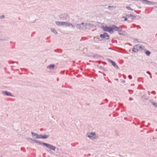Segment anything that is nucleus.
Here are the masks:
<instances>
[{"label": "nucleus", "instance_id": "nucleus-41", "mask_svg": "<svg viewBox=\"0 0 157 157\" xmlns=\"http://www.w3.org/2000/svg\"><path fill=\"white\" fill-rule=\"evenodd\" d=\"M105 101H106L107 102H108V100L107 99H105Z\"/></svg>", "mask_w": 157, "mask_h": 157}, {"label": "nucleus", "instance_id": "nucleus-21", "mask_svg": "<svg viewBox=\"0 0 157 157\" xmlns=\"http://www.w3.org/2000/svg\"><path fill=\"white\" fill-rule=\"evenodd\" d=\"M139 50L140 49V50H143L144 49V46H143V45H141L140 46L139 45Z\"/></svg>", "mask_w": 157, "mask_h": 157}, {"label": "nucleus", "instance_id": "nucleus-3", "mask_svg": "<svg viewBox=\"0 0 157 157\" xmlns=\"http://www.w3.org/2000/svg\"><path fill=\"white\" fill-rule=\"evenodd\" d=\"M45 146L49 149L54 151H55L56 148V147L55 146L47 143H46Z\"/></svg>", "mask_w": 157, "mask_h": 157}, {"label": "nucleus", "instance_id": "nucleus-20", "mask_svg": "<svg viewBox=\"0 0 157 157\" xmlns=\"http://www.w3.org/2000/svg\"><path fill=\"white\" fill-rule=\"evenodd\" d=\"M31 133L32 134L33 136V137L34 138L35 137L37 136L38 134H36V133L32 132Z\"/></svg>", "mask_w": 157, "mask_h": 157}, {"label": "nucleus", "instance_id": "nucleus-29", "mask_svg": "<svg viewBox=\"0 0 157 157\" xmlns=\"http://www.w3.org/2000/svg\"><path fill=\"white\" fill-rule=\"evenodd\" d=\"M152 105H154L155 107L157 106V104L155 102L153 103Z\"/></svg>", "mask_w": 157, "mask_h": 157}, {"label": "nucleus", "instance_id": "nucleus-16", "mask_svg": "<svg viewBox=\"0 0 157 157\" xmlns=\"http://www.w3.org/2000/svg\"><path fill=\"white\" fill-rule=\"evenodd\" d=\"M55 66L54 64H51L47 67V68L49 69H52L53 70Z\"/></svg>", "mask_w": 157, "mask_h": 157}, {"label": "nucleus", "instance_id": "nucleus-4", "mask_svg": "<svg viewBox=\"0 0 157 157\" xmlns=\"http://www.w3.org/2000/svg\"><path fill=\"white\" fill-rule=\"evenodd\" d=\"M142 2H143V4H147V5H150V4H157V3L156 2H153L151 1H149L147 0H141V1Z\"/></svg>", "mask_w": 157, "mask_h": 157}, {"label": "nucleus", "instance_id": "nucleus-36", "mask_svg": "<svg viewBox=\"0 0 157 157\" xmlns=\"http://www.w3.org/2000/svg\"><path fill=\"white\" fill-rule=\"evenodd\" d=\"M146 73H147L149 74V75H151V73L149 71H147Z\"/></svg>", "mask_w": 157, "mask_h": 157}, {"label": "nucleus", "instance_id": "nucleus-28", "mask_svg": "<svg viewBox=\"0 0 157 157\" xmlns=\"http://www.w3.org/2000/svg\"><path fill=\"white\" fill-rule=\"evenodd\" d=\"M5 18V16L4 15H2L0 16V18L1 19H4Z\"/></svg>", "mask_w": 157, "mask_h": 157}, {"label": "nucleus", "instance_id": "nucleus-24", "mask_svg": "<svg viewBox=\"0 0 157 157\" xmlns=\"http://www.w3.org/2000/svg\"><path fill=\"white\" fill-rule=\"evenodd\" d=\"M145 54L147 56H149L151 54V52L149 51H147L145 52Z\"/></svg>", "mask_w": 157, "mask_h": 157}, {"label": "nucleus", "instance_id": "nucleus-44", "mask_svg": "<svg viewBox=\"0 0 157 157\" xmlns=\"http://www.w3.org/2000/svg\"><path fill=\"white\" fill-rule=\"evenodd\" d=\"M150 77L151 78H152V76H151V75H150Z\"/></svg>", "mask_w": 157, "mask_h": 157}, {"label": "nucleus", "instance_id": "nucleus-38", "mask_svg": "<svg viewBox=\"0 0 157 157\" xmlns=\"http://www.w3.org/2000/svg\"><path fill=\"white\" fill-rule=\"evenodd\" d=\"M123 77L124 78H126V76L124 75H123Z\"/></svg>", "mask_w": 157, "mask_h": 157}, {"label": "nucleus", "instance_id": "nucleus-12", "mask_svg": "<svg viewBox=\"0 0 157 157\" xmlns=\"http://www.w3.org/2000/svg\"><path fill=\"white\" fill-rule=\"evenodd\" d=\"M65 24H64V26L65 27H68V26H71V27L73 28H75V25H72V24L70 23H68V22H65Z\"/></svg>", "mask_w": 157, "mask_h": 157}, {"label": "nucleus", "instance_id": "nucleus-9", "mask_svg": "<svg viewBox=\"0 0 157 157\" xmlns=\"http://www.w3.org/2000/svg\"><path fill=\"white\" fill-rule=\"evenodd\" d=\"M67 15L65 14H62L59 16V18L61 20L66 21L67 19Z\"/></svg>", "mask_w": 157, "mask_h": 157}, {"label": "nucleus", "instance_id": "nucleus-31", "mask_svg": "<svg viewBox=\"0 0 157 157\" xmlns=\"http://www.w3.org/2000/svg\"><path fill=\"white\" fill-rule=\"evenodd\" d=\"M149 101L152 104H153V103H154V102H153V100H150Z\"/></svg>", "mask_w": 157, "mask_h": 157}, {"label": "nucleus", "instance_id": "nucleus-26", "mask_svg": "<svg viewBox=\"0 0 157 157\" xmlns=\"http://www.w3.org/2000/svg\"><path fill=\"white\" fill-rule=\"evenodd\" d=\"M132 15L131 14H127L126 15V16L128 17H130L131 16H132Z\"/></svg>", "mask_w": 157, "mask_h": 157}, {"label": "nucleus", "instance_id": "nucleus-11", "mask_svg": "<svg viewBox=\"0 0 157 157\" xmlns=\"http://www.w3.org/2000/svg\"><path fill=\"white\" fill-rule=\"evenodd\" d=\"M56 25L59 26H63L64 25L65 23V22H61L56 21Z\"/></svg>", "mask_w": 157, "mask_h": 157}, {"label": "nucleus", "instance_id": "nucleus-5", "mask_svg": "<svg viewBox=\"0 0 157 157\" xmlns=\"http://www.w3.org/2000/svg\"><path fill=\"white\" fill-rule=\"evenodd\" d=\"M100 37L101 38H105L107 40L109 39V36L107 33H104L103 34H101Z\"/></svg>", "mask_w": 157, "mask_h": 157}, {"label": "nucleus", "instance_id": "nucleus-18", "mask_svg": "<svg viewBox=\"0 0 157 157\" xmlns=\"http://www.w3.org/2000/svg\"><path fill=\"white\" fill-rule=\"evenodd\" d=\"M49 136V135H42V136H41V139H46L48 138Z\"/></svg>", "mask_w": 157, "mask_h": 157}, {"label": "nucleus", "instance_id": "nucleus-13", "mask_svg": "<svg viewBox=\"0 0 157 157\" xmlns=\"http://www.w3.org/2000/svg\"><path fill=\"white\" fill-rule=\"evenodd\" d=\"M109 61L112 63V65L115 68L117 69H119L118 66L116 64V63L114 62L111 60H109Z\"/></svg>", "mask_w": 157, "mask_h": 157}, {"label": "nucleus", "instance_id": "nucleus-37", "mask_svg": "<svg viewBox=\"0 0 157 157\" xmlns=\"http://www.w3.org/2000/svg\"><path fill=\"white\" fill-rule=\"evenodd\" d=\"M134 40L136 41H137L138 42V40L137 39H135Z\"/></svg>", "mask_w": 157, "mask_h": 157}, {"label": "nucleus", "instance_id": "nucleus-22", "mask_svg": "<svg viewBox=\"0 0 157 157\" xmlns=\"http://www.w3.org/2000/svg\"><path fill=\"white\" fill-rule=\"evenodd\" d=\"M116 8V6H109L108 7L109 10H111L112 9L111 8L115 9V8Z\"/></svg>", "mask_w": 157, "mask_h": 157}, {"label": "nucleus", "instance_id": "nucleus-10", "mask_svg": "<svg viewBox=\"0 0 157 157\" xmlns=\"http://www.w3.org/2000/svg\"><path fill=\"white\" fill-rule=\"evenodd\" d=\"M2 93L4 95H6L8 96H10L12 97H13L14 96L12 94L7 91H2Z\"/></svg>", "mask_w": 157, "mask_h": 157}, {"label": "nucleus", "instance_id": "nucleus-7", "mask_svg": "<svg viewBox=\"0 0 157 157\" xmlns=\"http://www.w3.org/2000/svg\"><path fill=\"white\" fill-rule=\"evenodd\" d=\"M30 140L34 142L35 143H38L40 145H43L45 146L46 143H43L40 141H39L36 140H33L32 138H30Z\"/></svg>", "mask_w": 157, "mask_h": 157}, {"label": "nucleus", "instance_id": "nucleus-8", "mask_svg": "<svg viewBox=\"0 0 157 157\" xmlns=\"http://www.w3.org/2000/svg\"><path fill=\"white\" fill-rule=\"evenodd\" d=\"M139 44L135 45L133 48L132 51L133 52H137L139 51Z\"/></svg>", "mask_w": 157, "mask_h": 157}, {"label": "nucleus", "instance_id": "nucleus-15", "mask_svg": "<svg viewBox=\"0 0 157 157\" xmlns=\"http://www.w3.org/2000/svg\"><path fill=\"white\" fill-rule=\"evenodd\" d=\"M76 27L77 28L80 30H82V24H77L76 25Z\"/></svg>", "mask_w": 157, "mask_h": 157}, {"label": "nucleus", "instance_id": "nucleus-40", "mask_svg": "<svg viewBox=\"0 0 157 157\" xmlns=\"http://www.w3.org/2000/svg\"><path fill=\"white\" fill-rule=\"evenodd\" d=\"M122 82L123 83H124L125 82V81L124 80H123L122 81Z\"/></svg>", "mask_w": 157, "mask_h": 157}, {"label": "nucleus", "instance_id": "nucleus-46", "mask_svg": "<svg viewBox=\"0 0 157 157\" xmlns=\"http://www.w3.org/2000/svg\"><path fill=\"white\" fill-rule=\"evenodd\" d=\"M156 131H157V129H156Z\"/></svg>", "mask_w": 157, "mask_h": 157}, {"label": "nucleus", "instance_id": "nucleus-27", "mask_svg": "<svg viewBox=\"0 0 157 157\" xmlns=\"http://www.w3.org/2000/svg\"><path fill=\"white\" fill-rule=\"evenodd\" d=\"M121 32V31H120L119 32H118L119 34L120 35H123L124 34H123V33L122 32Z\"/></svg>", "mask_w": 157, "mask_h": 157}, {"label": "nucleus", "instance_id": "nucleus-32", "mask_svg": "<svg viewBox=\"0 0 157 157\" xmlns=\"http://www.w3.org/2000/svg\"><path fill=\"white\" fill-rule=\"evenodd\" d=\"M128 78L129 79H132V77L131 75H129L128 76Z\"/></svg>", "mask_w": 157, "mask_h": 157}, {"label": "nucleus", "instance_id": "nucleus-1", "mask_svg": "<svg viewBox=\"0 0 157 157\" xmlns=\"http://www.w3.org/2000/svg\"><path fill=\"white\" fill-rule=\"evenodd\" d=\"M86 136L91 140L98 139L99 137L96 135L95 132H88L86 133Z\"/></svg>", "mask_w": 157, "mask_h": 157}, {"label": "nucleus", "instance_id": "nucleus-14", "mask_svg": "<svg viewBox=\"0 0 157 157\" xmlns=\"http://www.w3.org/2000/svg\"><path fill=\"white\" fill-rule=\"evenodd\" d=\"M81 24L82 26V30H86L87 29L86 23L82 22Z\"/></svg>", "mask_w": 157, "mask_h": 157}, {"label": "nucleus", "instance_id": "nucleus-34", "mask_svg": "<svg viewBox=\"0 0 157 157\" xmlns=\"http://www.w3.org/2000/svg\"><path fill=\"white\" fill-rule=\"evenodd\" d=\"M131 17H132L133 19H134L136 18V17L132 15V16H131Z\"/></svg>", "mask_w": 157, "mask_h": 157}, {"label": "nucleus", "instance_id": "nucleus-6", "mask_svg": "<svg viewBox=\"0 0 157 157\" xmlns=\"http://www.w3.org/2000/svg\"><path fill=\"white\" fill-rule=\"evenodd\" d=\"M103 29L104 31L108 32L109 33H111V30L112 29L111 27H108V26L104 27H103Z\"/></svg>", "mask_w": 157, "mask_h": 157}, {"label": "nucleus", "instance_id": "nucleus-39", "mask_svg": "<svg viewBox=\"0 0 157 157\" xmlns=\"http://www.w3.org/2000/svg\"><path fill=\"white\" fill-rule=\"evenodd\" d=\"M129 100H130V101H131V100H132V99L131 98H129Z\"/></svg>", "mask_w": 157, "mask_h": 157}, {"label": "nucleus", "instance_id": "nucleus-45", "mask_svg": "<svg viewBox=\"0 0 157 157\" xmlns=\"http://www.w3.org/2000/svg\"><path fill=\"white\" fill-rule=\"evenodd\" d=\"M33 34H34V33H35V32H33Z\"/></svg>", "mask_w": 157, "mask_h": 157}, {"label": "nucleus", "instance_id": "nucleus-23", "mask_svg": "<svg viewBox=\"0 0 157 157\" xmlns=\"http://www.w3.org/2000/svg\"><path fill=\"white\" fill-rule=\"evenodd\" d=\"M41 136H42V135L41 134L38 135V136L37 137H35V138L36 139H41Z\"/></svg>", "mask_w": 157, "mask_h": 157}, {"label": "nucleus", "instance_id": "nucleus-43", "mask_svg": "<svg viewBox=\"0 0 157 157\" xmlns=\"http://www.w3.org/2000/svg\"><path fill=\"white\" fill-rule=\"evenodd\" d=\"M148 94H149V95H150V92H149V91H148Z\"/></svg>", "mask_w": 157, "mask_h": 157}, {"label": "nucleus", "instance_id": "nucleus-25", "mask_svg": "<svg viewBox=\"0 0 157 157\" xmlns=\"http://www.w3.org/2000/svg\"><path fill=\"white\" fill-rule=\"evenodd\" d=\"M128 10L133 11V10L129 6H126V7Z\"/></svg>", "mask_w": 157, "mask_h": 157}, {"label": "nucleus", "instance_id": "nucleus-2", "mask_svg": "<svg viewBox=\"0 0 157 157\" xmlns=\"http://www.w3.org/2000/svg\"><path fill=\"white\" fill-rule=\"evenodd\" d=\"M112 30H111V33H114V31H117L118 32H119L120 31H122V29L120 27H118L115 25H112Z\"/></svg>", "mask_w": 157, "mask_h": 157}, {"label": "nucleus", "instance_id": "nucleus-19", "mask_svg": "<svg viewBox=\"0 0 157 157\" xmlns=\"http://www.w3.org/2000/svg\"><path fill=\"white\" fill-rule=\"evenodd\" d=\"M52 32L53 33L55 34H57L58 33L56 30L54 28H52L51 29Z\"/></svg>", "mask_w": 157, "mask_h": 157}, {"label": "nucleus", "instance_id": "nucleus-42", "mask_svg": "<svg viewBox=\"0 0 157 157\" xmlns=\"http://www.w3.org/2000/svg\"><path fill=\"white\" fill-rule=\"evenodd\" d=\"M104 104L102 102V103H101V105H102V104Z\"/></svg>", "mask_w": 157, "mask_h": 157}, {"label": "nucleus", "instance_id": "nucleus-33", "mask_svg": "<svg viewBox=\"0 0 157 157\" xmlns=\"http://www.w3.org/2000/svg\"><path fill=\"white\" fill-rule=\"evenodd\" d=\"M152 94H156V93L155 91H152L151 93Z\"/></svg>", "mask_w": 157, "mask_h": 157}, {"label": "nucleus", "instance_id": "nucleus-35", "mask_svg": "<svg viewBox=\"0 0 157 157\" xmlns=\"http://www.w3.org/2000/svg\"><path fill=\"white\" fill-rule=\"evenodd\" d=\"M16 63L17 64L18 63V62H12L11 63Z\"/></svg>", "mask_w": 157, "mask_h": 157}, {"label": "nucleus", "instance_id": "nucleus-30", "mask_svg": "<svg viewBox=\"0 0 157 157\" xmlns=\"http://www.w3.org/2000/svg\"><path fill=\"white\" fill-rule=\"evenodd\" d=\"M122 18H124V21H127V17H123Z\"/></svg>", "mask_w": 157, "mask_h": 157}, {"label": "nucleus", "instance_id": "nucleus-17", "mask_svg": "<svg viewBox=\"0 0 157 157\" xmlns=\"http://www.w3.org/2000/svg\"><path fill=\"white\" fill-rule=\"evenodd\" d=\"M87 29H90L92 28L93 27V25L90 23H86Z\"/></svg>", "mask_w": 157, "mask_h": 157}]
</instances>
